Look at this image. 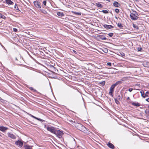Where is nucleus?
I'll return each mask as SVG.
<instances>
[{
    "mask_svg": "<svg viewBox=\"0 0 149 149\" xmlns=\"http://www.w3.org/2000/svg\"><path fill=\"white\" fill-rule=\"evenodd\" d=\"M74 125L78 130L85 133H87V128L81 124L77 123H75Z\"/></svg>",
    "mask_w": 149,
    "mask_h": 149,
    "instance_id": "f257e3e1",
    "label": "nucleus"
},
{
    "mask_svg": "<svg viewBox=\"0 0 149 149\" xmlns=\"http://www.w3.org/2000/svg\"><path fill=\"white\" fill-rule=\"evenodd\" d=\"M130 17L132 20H136L139 18V15L136 11L132 10L130 11Z\"/></svg>",
    "mask_w": 149,
    "mask_h": 149,
    "instance_id": "f03ea898",
    "label": "nucleus"
},
{
    "mask_svg": "<svg viewBox=\"0 0 149 149\" xmlns=\"http://www.w3.org/2000/svg\"><path fill=\"white\" fill-rule=\"evenodd\" d=\"M57 137L59 138H61L63 135V131H61L59 130H56L54 133Z\"/></svg>",
    "mask_w": 149,
    "mask_h": 149,
    "instance_id": "7ed1b4c3",
    "label": "nucleus"
},
{
    "mask_svg": "<svg viewBox=\"0 0 149 149\" xmlns=\"http://www.w3.org/2000/svg\"><path fill=\"white\" fill-rule=\"evenodd\" d=\"M15 144L16 145L21 147L23 145V141L21 140H18L15 142Z\"/></svg>",
    "mask_w": 149,
    "mask_h": 149,
    "instance_id": "20e7f679",
    "label": "nucleus"
},
{
    "mask_svg": "<svg viewBox=\"0 0 149 149\" xmlns=\"http://www.w3.org/2000/svg\"><path fill=\"white\" fill-rule=\"evenodd\" d=\"M47 130L54 134L56 130L53 127H47Z\"/></svg>",
    "mask_w": 149,
    "mask_h": 149,
    "instance_id": "39448f33",
    "label": "nucleus"
},
{
    "mask_svg": "<svg viewBox=\"0 0 149 149\" xmlns=\"http://www.w3.org/2000/svg\"><path fill=\"white\" fill-rule=\"evenodd\" d=\"M35 6L39 9H40L41 8L40 2L38 1H34L33 2Z\"/></svg>",
    "mask_w": 149,
    "mask_h": 149,
    "instance_id": "423d86ee",
    "label": "nucleus"
},
{
    "mask_svg": "<svg viewBox=\"0 0 149 149\" xmlns=\"http://www.w3.org/2000/svg\"><path fill=\"white\" fill-rule=\"evenodd\" d=\"M122 81L123 80L117 81L115 84L112 85L111 87L114 88L117 85L121 84L122 83Z\"/></svg>",
    "mask_w": 149,
    "mask_h": 149,
    "instance_id": "0eeeda50",
    "label": "nucleus"
},
{
    "mask_svg": "<svg viewBox=\"0 0 149 149\" xmlns=\"http://www.w3.org/2000/svg\"><path fill=\"white\" fill-rule=\"evenodd\" d=\"M122 81L123 80L117 81L115 84L112 85L111 87L114 88L117 85L121 84L122 83Z\"/></svg>",
    "mask_w": 149,
    "mask_h": 149,
    "instance_id": "6e6552de",
    "label": "nucleus"
},
{
    "mask_svg": "<svg viewBox=\"0 0 149 149\" xmlns=\"http://www.w3.org/2000/svg\"><path fill=\"white\" fill-rule=\"evenodd\" d=\"M8 135L9 137L13 139H15L16 138V137L15 135L10 133H8Z\"/></svg>",
    "mask_w": 149,
    "mask_h": 149,
    "instance_id": "1a4fd4ad",
    "label": "nucleus"
},
{
    "mask_svg": "<svg viewBox=\"0 0 149 149\" xmlns=\"http://www.w3.org/2000/svg\"><path fill=\"white\" fill-rule=\"evenodd\" d=\"M8 129L7 127L3 126H0V130L2 132H4Z\"/></svg>",
    "mask_w": 149,
    "mask_h": 149,
    "instance_id": "9d476101",
    "label": "nucleus"
},
{
    "mask_svg": "<svg viewBox=\"0 0 149 149\" xmlns=\"http://www.w3.org/2000/svg\"><path fill=\"white\" fill-rule=\"evenodd\" d=\"M114 88L112 87H111L110 88V89L109 92V94L110 95H111V96L113 97V92L114 91Z\"/></svg>",
    "mask_w": 149,
    "mask_h": 149,
    "instance_id": "9b49d317",
    "label": "nucleus"
},
{
    "mask_svg": "<svg viewBox=\"0 0 149 149\" xmlns=\"http://www.w3.org/2000/svg\"><path fill=\"white\" fill-rule=\"evenodd\" d=\"M29 116H30L31 117H32L34 118V119H36V120H37L39 121H41V122H44L45 121V120H42V119L40 118H37V117L32 115L31 114H29Z\"/></svg>",
    "mask_w": 149,
    "mask_h": 149,
    "instance_id": "f8f14e48",
    "label": "nucleus"
},
{
    "mask_svg": "<svg viewBox=\"0 0 149 149\" xmlns=\"http://www.w3.org/2000/svg\"><path fill=\"white\" fill-rule=\"evenodd\" d=\"M103 26L106 29H111L114 28V27L111 25H108L107 24H104Z\"/></svg>",
    "mask_w": 149,
    "mask_h": 149,
    "instance_id": "ddd939ff",
    "label": "nucleus"
},
{
    "mask_svg": "<svg viewBox=\"0 0 149 149\" xmlns=\"http://www.w3.org/2000/svg\"><path fill=\"white\" fill-rule=\"evenodd\" d=\"M108 146L110 148L112 149H114V146L111 143L109 142L107 144Z\"/></svg>",
    "mask_w": 149,
    "mask_h": 149,
    "instance_id": "4468645a",
    "label": "nucleus"
},
{
    "mask_svg": "<svg viewBox=\"0 0 149 149\" xmlns=\"http://www.w3.org/2000/svg\"><path fill=\"white\" fill-rule=\"evenodd\" d=\"M113 6L116 7H118L120 6V4L117 1H115L113 3Z\"/></svg>",
    "mask_w": 149,
    "mask_h": 149,
    "instance_id": "2eb2a0df",
    "label": "nucleus"
},
{
    "mask_svg": "<svg viewBox=\"0 0 149 149\" xmlns=\"http://www.w3.org/2000/svg\"><path fill=\"white\" fill-rule=\"evenodd\" d=\"M143 66L145 67H149V62H145L143 63Z\"/></svg>",
    "mask_w": 149,
    "mask_h": 149,
    "instance_id": "dca6fc26",
    "label": "nucleus"
},
{
    "mask_svg": "<svg viewBox=\"0 0 149 149\" xmlns=\"http://www.w3.org/2000/svg\"><path fill=\"white\" fill-rule=\"evenodd\" d=\"M6 3L10 5H13L14 4V3L11 0H6Z\"/></svg>",
    "mask_w": 149,
    "mask_h": 149,
    "instance_id": "f3484780",
    "label": "nucleus"
},
{
    "mask_svg": "<svg viewBox=\"0 0 149 149\" xmlns=\"http://www.w3.org/2000/svg\"><path fill=\"white\" fill-rule=\"evenodd\" d=\"M98 36L101 40H106L107 39L104 36L99 35Z\"/></svg>",
    "mask_w": 149,
    "mask_h": 149,
    "instance_id": "a211bd4d",
    "label": "nucleus"
},
{
    "mask_svg": "<svg viewBox=\"0 0 149 149\" xmlns=\"http://www.w3.org/2000/svg\"><path fill=\"white\" fill-rule=\"evenodd\" d=\"M57 14L59 16H61L62 17L64 16V14L63 13L60 12H58L57 13Z\"/></svg>",
    "mask_w": 149,
    "mask_h": 149,
    "instance_id": "6ab92c4d",
    "label": "nucleus"
},
{
    "mask_svg": "<svg viewBox=\"0 0 149 149\" xmlns=\"http://www.w3.org/2000/svg\"><path fill=\"white\" fill-rule=\"evenodd\" d=\"M132 105L136 107H139L140 105V104L136 102H133L132 103Z\"/></svg>",
    "mask_w": 149,
    "mask_h": 149,
    "instance_id": "aec40b11",
    "label": "nucleus"
},
{
    "mask_svg": "<svg viewBox=\"0 0 149 149\" xmlns=\"http://www.w3.org/2000/svg\"><path fill=\"white\" fill-rule=\"evenodd\" d=\"M24 147L25 149H32V148H31L30 146L27 145H25Z\"/></svg>",
    "mask_w": 149,
    "mask_h": 149,
    "instance_id": "412c9836",
    "label": "nucleus"
},
{
    "mask_svg": "<svg viewBox=\"0 0 149 149\" xmlns=\"http://www.w3.org/2000/svg\"><path fill=\"white\" fill-rule=\"evenodd\" d=\"M72 12L74 14L77 15H81V12H77L75 11H73Z\"/></svg>",
    "mask_w": 149,
    "mask_h": 149,
    "instance_id": "4be33fe9",
    "label": "nucleus"
},
{
    "mask_svg": "<svg viewBox=\"0 0 149 149\" xmlns=\"http://www.w3.org/2000/svg\"><path fill=\"white\" fill-rule=\"evenodd\" d=\"M96 6L98 7L102 8L103 7L102 5L100 3H96Z\"/></svg>",
    "mask_w": 149,
    "mask_h": 149,
    "instance_id": "5701e85b",
    "label": "nucleus"
},
{
    "mask_svg": "<svg viewBox=\"0 0 149 149\" xmlns=\"http://www.w3.org/2000/svg\"><path fill=\"white\" fill-rule=\"evenodd\" d=\"M132 25L133 26L134 28L136 29L137 30L139 29V28L136 25L134 24H133Z\"/></svg>",
    "mask_w": 149,
    "mask_h": 149,
    "instance_id": "b1692460",
    "label": "nucleus"
},
{
    "mask_svg": "<svg viewBox=\"0 0 149 149\" xmlns=\"http://www.w3.org/2000/svg\"><path fill=\"white\" fill-rule=\"evenodd\" d=\"M117 25L120 28H122L123 27L121 24L120 23H118L117 24Z\"/></svg>",
    "mask_w": 149,
    "mask_h": 149,
    "instance_id": "393cba45",
    "label": "nucleus"
},
{
    "mask_svg": "<svg viewBox=\"0 0 149 149\" xmlns=\"http://www.w3.org/2000/svg\"><path fill=\"white\" fill-rule=\"evenodd\" d=\"M40 9V11H41V12H42L44 14L47 13V12L45 10L42 9Z\"/></svg>",
    "mask_w": 149,
    "mask_h": 149,
    "instance_id": "a878e982",
    "label": "nucleus"
},
{
    "mask_svg": "<svg viewBox=\"0 0 149 149\" xmlns=\"http://www.w3.org/2000/svg\"><path fill=\"white\" fill-rule=\"evenodd\" d=\"M140 93L141 94V96L143 98H144V93L143 91H142L140 92Z\"/></svg>",
    "mask_w": 149,
    "mask_h": 149,
    "instance_id": "bb28decb",
    "label": "nucleus"
},
{
    "mask_svg": "<svg viewBox=\"0 0 149 149\" xmlns=\"http://www.w3.org/2000/svg\"><path fill=\"white\" fill-rule=\"evenodd\" d=\"M149 94V92L148 91L146 92L145 94L144 95V98L146 97H148V94Z\"/></svg>",
    "mask_w": 149,
    "mask_h": 149,
    "instance_id": "cd10ccee",
    "label": "nucleus"
},
{
    "mask_svg": "<svg viewBox=\"0 0 149 149\" xmlns=\"http://www.w3.org/2000/svg\"><path fill=\"white\" fill-rule=\"evenodd\" d=\"M0 17L2 19H5L6 17L4 15H2L0 13Z\"/></svg>",
    "mask_w": 149,
    "mask_h": 149,
    "instance_id": "c85d7f7f",
    "label": "nucleus"
},
{
    "mask_svg": "<svg viewBox=\"0 0 149 149\" xmlns=\"http://www.w3.org/2000/svg\"><path fill=\"white\" fill-rule=\"evenodd\" d=\"M103 51L105 53H107L108 52V49L107 48H104L103 50Z\"/></svg>",
    "mask_w": 149,
    "mask_h": 149,
    "instance_id": "c756f323",
    "label": "nucleus"
},
{
    "mask_svg": "<svg viewBox=\"0 0 149 149\" xmlns=\"http://www.w3.org/2000/svg\"><path fill=\"white\" fill-rule=\"evenodd\" d=\"M29 89L31 90H33L34 92H37V91L36 89H34L32 87H31L29 88Z\"/></svg>",
    "mask_w": 149,
    "mask_h": 149,
    "instance_id": "7c9ffc66",
    "label": "nucleus"
},
{
    "mask_svg": "<svg viewBox=\"0 0 149 149\" xmlns=\"http://www.w3.org/2000/svg\"><path fill=\"white\" fill-rule=\"evenodd\" d=\"M14 8L16 9L19 10V11H20V10H19L18 8V7L17 5L16 4H15V5Z\"/></svg>",
    "mask_w": 149,
    "mask_h": 149,
    "instance_id": "2f4dec72",
    "label": "nucleus"
},
{
    "mask_svg": "<svg viewBox=\"0 0 149 149\" xmlns=\"http://www.w3.org/2000/svg\"><path fill=\"white\" fill-rule=\"evenodd\" d=\"M105 82L104 81L100 82L99 83L102 84V86H104L105 85Z\"/></svg>",
    "mask_w": 149,
    "mask_h": 149,
    "instance_id": "473e14b6",
    "label": "nucleus"
},
{
    "mask_svg": "<svg viewBox=\"0 0 149 149\" xmlns=\"http://www.w3.org/2000/svg\"><path fill=\"white\" fill-rule=\"evenodd\" d=\"M117 99L118 100H122V97H121L120 96V95H118V97H117Z\"/></svg>",
    "mask_w": 149,
    "mask_h": 149,
    "instance_id": "72a5a7b5",
    "label": "nucleus"
},
{
    "mask_svg": "<svg viewBox=\"0 0 149 149\" xmlns=\"http://www.w3.org/2000/svg\"><path fill=\"white\" fill-rule=\"evenodd\" d=\"M102 12H103L104 13L107 14L108 13L107 10H103L102 11Z\"/></svg>",
    "mask_w": 149,
    "mask_h": 149,
    "instance_id": "f704fd0d",
    "label": "nucleus"
},
{
    "mask_svg": "<svg viewBox=\"0 0 149 149\" xmlns=\"http://www.w3.org/2000/svg\"><path fill=\"white\" fill-rule=\"evenodd\" d=\"M113 35V33H110L108 34L109 36L110 37H112Z\"/></svg>",
    "mask_w": 149,
    "mask_h": 149,
    "instance_id": "c9c22d12",
    "label": "nucleus"
},
{
    "mask_svg": "<svg viewBox=\"0 0 149 149\" xmlns=\"http://www.w3.org/2000/svg\"><path fill=\"white\" fill-rule=\"evenodd\" d=\"M114 100H115V102L117 104H119V101L117 99H116V98H115L114 99Z\"/></svg>",
    "mask_w": 149,
    "mask_h": 149,
    "instance_id": "e433bc0d",
    "label": "nucleus"
},
{
    "mask_svg": "<svg viewBox=\"0 0 149 149\" xmlns=\"http://www.w3.org/2000/svg\"><path fill=\"white\" fill-rule=\"evenodd\" d=\"M115 11L116 13H118L119 12V10L118 9L116 8L115 9Z\"/></svg>",
    "mask_w": 149,
    "mask_h": 149,
    "instance_id": "4c0bfd02",
    "label": "nucleus"
},
{
    "mask_svg": "<svg viewBox=\"0 0 149 149\" xmlns=\"http://www.w3.org/2000/svg\"><path fill=\"white\" fill-rule=\"evenodd\" d=\"M145 113L146 114H148L149 113V110H146L145 111Z\"/></svg>",
    "mask_w": 149,
    "mask_h": 149,
    "instance_id": "58836bf2",
    "label": "nucleus"
},
{
    "mask_svg": "<svg viewBox=\"0 0 149 149\" xmlns=\"http://www.w3.org/2000/svg\"><path fill=\"white\" fill-rule=\"evenodd\" d=\"M142 49V48L141 47H138L137 48V50L139 52H141Z\"/></svg>",
    "mask_w": 149,
    "mask_h": 149,
    "instance_id": "ea45409f",
    "label": "nucleus"
},
{
    "mask_svg": "<svg viewBox=\"0 0 149 149\" xmlns=\"http://www.w3.org/2000/svg\"><path fill=\"white\" fill-rule=\"evenodd\" d=\"M120 54H121V55L122 56V57H123V56H125V54L123 53V52H122V53H120Z\"/></svg>",
    "mask_w": 149,
    "mask_h": 149,
    "instance_id": "a19ab883",
    "label": "nucleus"
},
{
    "mask_svg": "<svg viewBox=\"0 0 149 149\" xmlns=\"http://www.w3.org/2000/svg\"><path fill=\"white\" fill-rule=\"evenodd\" d=\"M43 3L45 6H46V1H43Z\"/></svg>",
    "mask_w": 149,
    "mask_h": 149,
    "instance_id": "79ce46f5",
    "label": "nucleus"
},
{
    "mask_svg": "<svg viewBox=\"0 0 149 149\" xmlns=\"http://www.w3.org/2000/svg\"><path fill=\"white\" fill-rule=\"evenodd\" d=\"M132 90H133V89L132 88H130L128 89V91L130 92H131L132 91Z\"/></svg>",
    "mask_w": 149,
    "mask_h": 149,
    "instance_id": "37998d69",
    "label": "nucleus"
},
{
    "mask_svg": "<svg viewBox=\"0 0 149 149\" xmlns=\"http://www.w3.org/2000/svg\"><path fill=\"white\" fill-rule=\"evenodd\" d=\"M13 31L15 32H17V29L16 28H13Z\"/></svg>",
    "mask_w": 149,
    "mask_h": 149,
    "instance_id": "c03bdc74",
    "label": "nucleus"
},
{
    "mask_svg": "<svg viewBox=\"0 0 149 149\" xmlns=\"http://www.w3.org/2000/svg\"><path fill=\"white\" fill-rule=\"evenodd\" d=\"M107 65L109 66H111V63L108 62L107 63Z\"/></svg>",
    "mask_w": 149,
    "mask_h": 149,
    "instance_id": "a18cd8bd",
    "label": "nucleus"
},
{
    "mask_svg": "<svg viewBox=\"0 0 149 149\" xmlns=\"http://www.w3.org/2000/svg\"><path fill=\"white\" fill-rule=\"evenodd\" d=\"M146 101L149 102V98L146 99Z\"/></svg>",
    "mask_w": 149,
    "mask_h": 149,
    "instance_id": "49530a36",
    "label": "nucleus"
},
{
    "mask_svg": "<svg viewBox=\"0 0 149 149\" xmlns=\"http://www.w3.org/2000/svg\"><path fill=\"white\" fill-rule=\"evenodd\" d=\"M0 44L1 46L4 49H5L4 47L3 46V45H2V44L0 42Z\"/></svg>",
    "mask_w": 149,
    "mask_h": 149,
    "instance_id": "de8ad7c7",
    "label": "nucleus"
},
{
    "mask_svg": "<svg viewBox=\"0 0 149 149\" xmlns=\"http://www.w3.org/2000/svg\"><path fill=\"white\" fill-rule=\"evenodd\" d=\"M73 52L75 54H77V52H76L75 51V50H73Z\"/></svg>",
    "mask_w": 149,
    "mask_h": 149,
    "instance_id": "09e8293b",
    "label": "nucleus"
},
{
    "mask_svg": "<svg viewBox=\"0 0 149 149\" xmlns=\"http://www.w3.org/2000/svg\"><path fill=\"white\" fill-rule=\"evenodd\" d=\"M130 100V97H127V100Z\"/></svg>",
    "mask_w": 149,
    "mask_h": 149,
    "instance_id": "8fccbe9b",
    "label": "nucleus"
},
{
    "mask_svg": "<svg viewBox=\"0 0 149 149\" xmlns=\"http://www.w3.org/2000/svg\"><path fill=\"white\" fill-rule=\"evenodd\" d=\"M106 1H108L109 2H110V0H106Z\"/></svg>",
    "mask_w": 149,
    "mask_h": 149,
    "instance_id": "3c124183",
    "label": "nucleus"
},
{
    "mask_svg": "<svg viewBox=\"0 0 149 149\" xmlns=\"http://www.w3.org/2000/svg\"><path fill=\"white\" fill-rule=\"evenodd\" d=\"M15 60H17V58H15Z\"/></svg>",
    "mask_w": 149,
    "mask_h": 149,
    "instance_id": "603ef678",
    "label": "nucleus"
},
{
    "mask_svg": "<svg viewBox=\"0 0 149 149\" xmlns=\"http://www.w3.org/2000/svg\"><path fill=\"white\" fill-rule=\"evenodd\" d=\"M100 67H99V68H98V69H100Z\"/></svg>",
    "mask_w": 149,
    "mask_h": 149,
    "instance_id": "864d4df0",
    "label": "nucleus"
},
{
    "mask_svg": "<svg viewBox=\"0 0 149 149\" xmlns=\"http://www.w3.org/2000/svg\"><path fill=\"white\" fill-rule=\"evenodd\" d=\"M73 140H74V141H75V139H73Z\"/></svg>",
    "mask_w": 149,
    "mask_h": 149,
    "instance_id": "5fc2aeb1",
    "label": "nucleus"
},
{
    "mask_svg": "<svg viewBox=\"0 0 149 149\" xmlns=\"http://www.w3.org/2000/svg\"><path fill=\"white\" fill-rule=\"evenodd\" d=\"M52 67H54V66H52Z\"/></svg>",
    "mask_w": 149,
    "mask_h": 149,
    "instance_id": "6e6d98bb",
    "label": "nucleus"
},
{
    "mask_svg": "<svg viewBox=\"0 0 149 149\" xmlns=\"http://www.w3.org/2000/svg\"><path fill=\"white\" fill-rule=\"evenodd\" d=\"M1 98L0 97V99H1Z\"/></svg>",
    "mask_w": 149,
    "mask_h": 149,
    "instance_id": "4d7b16f0",
    "label": "nucleus"
},
{
    "mask_svg": "<svg viewBox=\"0 0 149 149\" xmlns=\"http://www.w3.org/2000/svg\"><path fill=\"white\" fill-rule=\"evenodd\" d=\"M148 116H149V115Z\"/></svg>",
    "mask_w": 149,
    "mask_h": 149,
    "instance_id": "13d9d810",
    "label": "nucleus"
}]
</instances>
